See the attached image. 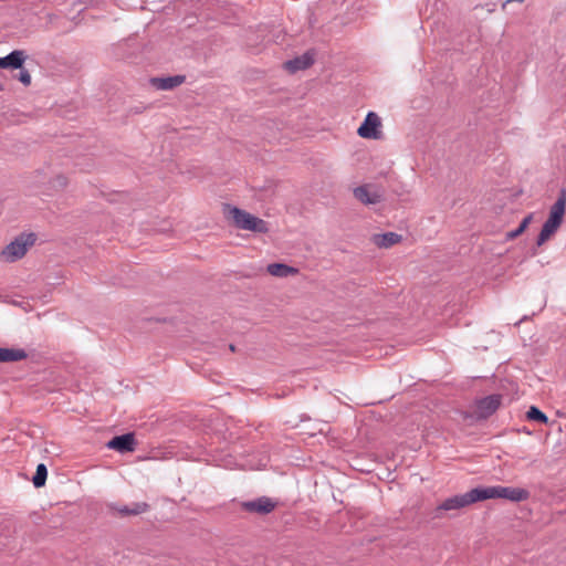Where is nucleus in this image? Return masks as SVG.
Instances as JSON below:
<instances>
[{"label": "nucleus", "instance_id": "nucleus-13", "mask_svg": "<svg viewBox=\"0 0 566 566\" xmlns=\"http://www.w3.org/2000/svg\"><path fill=\"white\" fill-rule=\"evenodd\" d=\"M566 211V191L562 190L557 200L551 207L548 217L562 224Z\"/></svg>", "mask_w": 566, "mask_h": 566}, {"label": "nucleus", "instance_id": "nucleus-22", "mask_svg": "<svg viewBox=\"0 0 566 566\" xmlns=\"http://www.w3.org/2000/svg\"><path fill=\"white\" fill-rule=\"evenodd\" d=\"M18 78L24 85H29L31 83V75L27 70L21 69Z\"/></svg>", "mask_w": 566, "mask_h": 566}, {"label": "nucleus", "instance_id": "nucleus-5", "mask_svg": "<svg viewBox=\"0 0 566 566\" xmlns=\"http://www.w3.org/2000/svg\"><path fill=\"white\" fill-rule=\"evenodd\" d=\"M381 120L375 112H368L357 129V134L367 139H378L381 136Z\"/></svg>", "mask_w": 566, "mask_h": 566}, {"label": "nucleus", "instance_id": "nucleus-2", "mask_svg": "<svg viewBox=\"0 0 566 566\" xmlns=\"http://www.w3.org/2000/svg\"><path fill=\"white\" fill-rule=\"evenodd\" d=\"M482 500L489 499H505L512 502H522L528 499L530 492L522 488H510V486H486L480 488Z\"/></svg>", "mask_w": 566, "mask_h": 566}, {"label": "nucleus", "instance_id": "nucleus-21", "mask_svg": "<svg viewBox=\"0 0 566 566\" xmlns=\"http://www.w3.org/2000/svg\"><path fill=\"white\" fill-rule=\"evenodd\" d=\"M526 417L530 420L537 421L541 423H547L548 417L535 406H531L526 412Z\"/></svg>", "mask_w": 566, "mask_h": 566}, {"label": "nucleus", "instance_id": "nucleus-6", "mask_svg": "<svg viewBox=\"0 0 566 566\" xmlns=\"http://www.w3.org/2000/svg\"><path fill=\"white\" fill-rule=\"evenodd\" d=\"M501 395H490L476 401L475 416L478 419H488L501 406Z\"/></svg>", "mask_w": 566, "mask_h": 566}, {"label": "nucleus", "instance_id": "nucleus-25", "mask_svg": "<svg viewBox=\"0 0 566 566\" xmlns=\"http://www.w3.org/2000/svg\"><path fill=\"white\" fill-rule=\"evenodd\" d=\"M57 182H59L60 186H64L66 184L65 178L62 177V176L57 177Z\"/></svg>", "mask_w": 566, "mask_h": 566}, {"label": "nucleus", "instance_id": "nucleus-23", "mask_svg": "<svg viewBox=\"0 0 566 566\" xmlns=\"http://www.w3.org/2000/svg\"><path fill=\"white\" fill-rule=\"evenodd\" d=\"M523 232H524V230H521V228L517 227L515 230L507 232L506 237L509 239H514V238L518 237L520 234H522Z\"/></svg>", "mask_w": 566, "mask_h": 566}, {"label": "nucleus", "instance_id": "nucleus-14", "mask_svg": "<svg viewBox=\"0 0 566 566\" xmlns=\"http://www.w3.org/2000/svg\"><path fill=\"white\" fill-rule=\"evenodd\" d=\"M560 224L557 221L548 217L547 220L544 222L542 230L538 234L536 241L537 245L539 247L544 244L558 230Z\"/></svg>", "mask_w": 566, "mask_h": 566}, {"label": "nucleus", "instance_id": "nucleus-11", "mask_svg": "<svg viewBox=\"0 0 566 566\" xmlns=\"http://www.w3.org/2000/svg\"><path fill=\"white\" fill-rule=\"evenodd\" d=\"M24 61V52L20 50H14L10 52L8 55L0 57V67L13 70L21 69Z\"/></svg>", "mask_w": 566, "mask_h": 566}, {"label": "nucleus", "instance_id": "nucleus-12", "mask_svg": "<svg viewBox=\"0 0 566 566\" xmlns=\"http://www.w3.org/2000/svg\"><path fill=\"white\" fill-rule=\"evenodd\" d=\"M185 81V76L182 75H175V76H167V77H154L151 78V84L157 90L161 91H169L178 85H180Z\"/></svg>", "mask_w": 566, "mask_h": 566}, {"label": "nucleus", "instance_id": "nucleus-7", "mask_svg": "<svg viewBox=\"0 0 566 566\" xmlns=\"http://www.w3.org/2000/svg\"><path fill=\"white\" fill-rule=\"evenodd\" d=\"M135 444V437L129 432L114 437L106 443V447L120 453H125L134 451Z\"/></svg>", "mask_w": 566, "mask_h": 566}, {"label": "nucleus", "instance_id": "nucleus-19", "mask_svg": "<svg viewBox=\"0 0 566 566\" xmlns=\"http://www.w3.org/2000/svg\"><path fill=\"white\" fill-rule=\"evenodd\" d=\"M48 478V469L44 463H39L36 467L35 474L32 478L33 485L35 488H41L45 484Z\"/></svg>", "mask_w": 566, "mask_h": 566}, {"label": "nucleus", "instance_id": "nucleus-24", "mask_svg": "<svg viewBox=\"0 0 566 566\" xmlns=\"http://www.w3.org/2000/svg\"><path fill=\"white\" fill-rule=\"evenodd\" d=\"M531 219H532V216H527V217H525V218L522 220V222H521V223H520V226H518V227L521 228V230H525V229L527 228V226H528V223H530Z\"/></svg>", "mask_w": 566, "mask_h": 566}, {"label": "nucleus", "instance_id": "nucleus-1", "mask_svg": "<svg viewBox=\"0 0 566 566\" xmlns=\"http://www.w3.org/2000/svg\"><path fill=\"white\" fill-rule=\"evenodd\" d=\"M224 212L233 220L234 224L242 230H249L258 233H264L268 231V224L264 220L254 217L244 210L227 205L224 207Z\"/></svg>", "mask_w": 566, "mask_h": 566}, {"label": "nucleus", "instance_id": "nucleus-8", "mask_svg": "<svg viewBox=\"0 0 566 566\" xmlns=\"http://www.w3.org/2000/svg\"><path fill=\"white\" fill-rule=\"evenodd\" d=\"M354 196L364 205H376L379 203L382 199L381 193L369 185L356 187L354 189Z\"/></svg>", "mask_w": 566, "mask_h": 566}, {"label": "nucleus", "instance_id": "nucleus-3", "mask_svg": "<svg viewBox=\"0 0 566 566\" xmlns=\"http://www.w3.org/2000/svg\"><path fill=\"white\" fill-rule=\"evenodd\" d=\"M34 242V233H22L3 249L2 256L9 262L21 259L27 253L28 248L33 245Z\"/></svg>", "mask_w": 566, "mask_h": 566}, {"label": "nucleus", "instance_id": "nucleus-17", "mask_svg": "<svg viewBox=\"0 0 566 566\" xmlns=\"http://www.w3.org/2000/svg\"><path fill=\"white\" fill-rule=\"evenodd\" d=\"M149 509V505L146 502H136L132 505H120L116 507V511L120 515H138L142 513L147 512Z\"/></svg>", "mask_w": 566, "mask_h": 566}, {"label": "nucleus", "instance_id": "nucleus-20", "mask_svg": "<svg viewBox=\"0 0 566 566\" xmlns=\"http://www.w3.org/2000/svg\"><path fill=\"white\" fill-rule=\"evenodd\" d=\"M269 463V459L266 457L261 458L256 463L250 462L248 464H234V467H240L242 469L249 468L251 470H261L264 469ZM226 468H233V463L231 461H228L224 463Z\"/></svg>", "mask_w": 566, "mask_h": 566}, {"label": "nucleus", "instance_id": "nucleus-10", "mask_svg": "<svg viewBox=\"0 0 566 566\" xmlns=\"http://www.w3.org/2000/svg\"><path fill=\"white\" fill-rule=\"evenodd\" d=\"M242 506L249 512L268 514L273 511L275 504L274 502L271 501V499L266 496H261L258 497L256 500L244 502Z\"/></svg>", "mask_w": 566, "mask_h": 566}, {"label": "nucleus", "instance_id": "nucleus-4", "mask_svg": "<svg viewBox=\"0 0 566 566\" xmlns=\"http://www.w3.org/2000/svg\"><path fill=\"white\" fill-rule=\"evenodd\" d=\"M482 501L481 489L475 488L467 493L458 494L446 499L438 507L437 511H454L465 507L472 503Z\"/></svg>", "mask_w": 566, "mask_h": 566}, {"label": "nucleus", "instance_id": "nucleus-18", "mask_svg": "<svg viewBox=\"0 0 566 566\" xmlns=\"http://www.w3.org/2000/svg\"><path fill=\"white\" fill-rule=\"evenodd\" d=\"M268 272L277 277H286L290 274H294L296 270L284 263H271L268 265Z\"/></svg>", "mask_w": 566, "mask_h": 566}, {"label": "nucleus", "instance_id": "nucleus-15", "mask_svg": "<svg viewBox=\"0 0 566 566\" xmlns=\"http://www.w3.org/2000/svg\"><path fill=\"white\" fill-rule=\"evenodd\" d=\"M400 239L401 235L396 232H386L382 234H375L373 241L378 248L387 249L398 243Z\"/></svg>", "mask_w": 566, "mask_h": 566}, {"label": "nucleus", "instance_id": "nucleus-9", "mask_svg": "<svg viewBox=\"0 0 566 566\" xmlns=\"http://www.w3.org/2000/svg\"><path fill=\"white\" fill-rule=\"evenodd\" d=\"M314 63V54L311 51L303 53L292 60L284 63V66L291 73H295L301 70L310 67Z\"/></svg>", "mask_w": 566, "mask_h": 566}, {"label": "nucleus", "instance_id": "nucleus-16", "mask_svg": "<svg viewBox=\"0 0 566 566\" xmlns=\"http://www.w3.org/2000/svg\"><path fill=\"white\" fill-rule=\"evenodd\" d=\"M28 354L22 348H2L0 347V363L19 361L25 359Z\"/></svg>", "mask_w": 566, "mask_h": 566}]
</instances>
